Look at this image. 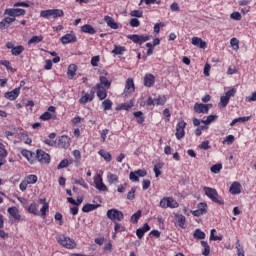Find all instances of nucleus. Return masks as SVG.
<instances>
[{
  "mask_svg": "<svg viewBox=\"0 0 256 256\" xmlns=\"http://www.w3.org/2000/svg\"><path fill=\"white\" fill-rule=\"evenodd\" d=\"M95 99V88H92L90 90V93H85L80 99L79 103L81 105H86V103H89V101H93Z\"/></svg>",
  "mask_w": 256,
  "mask_h": 256,
  "instance_id": "15",
  "label": "nucleus"
},
{
  "mask_svg": "<svg viewBox=\"0 0 256 256\" xmlns=\"http://www.w3.org/2000/svg\"><path fill=\"white\" fill-rule=\"evenodd\" d=\"M41 121H51V119H53V114H51V112H44L41 116H40Z\"/></svg>",
  "mask_w": 256,
  "mask_h": 256,
  "instance_id": "55",
  "label": "nucleus"
},
{
  "mask_svg": "<svg viewBox=\"0 0 256 256\" xmlns=\"http://www.w3.org/2000/svg\"><path fill=\"white\" fill-rule=\"evenodd\" d=\"M16 19L11 17H5L0 21V29L1 31L5 29H9L11 27V23H15Z\"/></svg>",
  "mask_w": 256,
  "mask_h": 256,
  "instance_id": "21",
  "label": "nucleus"
},
{
  "mask_svg": "<svg viewBox=\"0 0 256 256\" xmlns=\"http://www.w3.org/2000/svg\"><path fill=\"white\" fill-rule=\"evenodd\" d=\"M203 191L206 197L212 200L213 203H217V205H225V200H223V198L219 195V192H217V189L205 186L203 188Z\"/></svg>",
  "mask_w": 256,
  "mask_h": 256,
  "instance_id": "1",
  "label": "nucleus"
},
{
  "mask_svg": "<svg viewBox=\"0 0 256 256\" xmlns=\"http://www.w3.org/2000/svg\"><path fill=\"white\" fill-rule=\"evenodd\" d=\"M68 79H73L77 75V65L70 64L67 71Z\"/></svg>",
  "mask_w": 256,
  "mask_h": 256,
  "instance_id": "33",
  "label": "nucleus"
},
{
  "mask_svg": "<svg viewBox=\"0 0 256 256\" xmlns=\"http://www.w3.org/2000/svg\"><path fill=\"white\" fill-rule=\"evenodd\" d=\"M21 95V87L15 88L11 91H8L4 94L5 99H8V101H15L17 97Z\"/></svg>",
  "mask_w": 256,
  "mask_h": 256,
  "instance_id": "16",
  "label": "nucleus"
},
{
  "mask_svg": "<svg viewBox=\"0 0 256 256\" xmlns=\"http://www.w3.org/2000/svg\"><path fill=\"white\" fill-rule=\"evenodd\" d=\"M20 139L26 145H31V143L33 142V140H31V138L29 137V134H27V132H21L20 133Z\"/></svg>",
  "mask_w": 256,
  "mask_h": 256,
  "instance_id": "38",
  "label": "nucleus"
},
{
  "mask_svg": "<svg viewBox=\"0 0 256 256\" xmlns=\"http://www.w3.org/2000/svg\"><path fill=\"white\" fill-rule=\"evenodd\" d=\"M155 101L156 105H165L167 103V96H159Z\"/></svg>",
  "mask_w": 256,
  "mask_h": 256,
  "instance_id": "59",
  "label": "nucleus"
},
{
  "mask_svg": "<svg viewBox=\"0 0 256 256\" xmlns=\"http://www.w3.org/2000/svg\"><path fill=\"white\" fill-rule=\"evenodd\" d=\"M0 65H3L6 67L8 71H12L14 73L15 71L13 70V66H11V62L9 60H0Z\"/></svg>",
  "mask_w": 256,
  "mask_h": 256,
  "instance_id": "49",
  "label": "nucleus"
},
{
  "mask_svg": "<svg viewBox=\"0 0 256 256\" xmlns=\"http://www.w3.org/2000/svg\"><path fill=\"white\" fill-rule=\"evenodd\" d=\"M231 195H239L241 193V183L235 181L231 184L229 189Z\"/></svg>",
  "mask_w": 256,
  "mask_h": 256,
  "instance_id": "27",
  "label": "nucleus"
},
{
  "mask_svg": "<svg viewBox=\"0 0 256 256\" xmlns=\"http://www.w3.org/2000/svg\"><path fill=\"white\" fill-rule=\"evenodd\" d=\"M71 145V138L67 135H62L58 140V147L60 149H67Z\"/></svg>",
  "mask_w": 256,
  "mask_h": 256,
  "instance_id": "20",
  "label": "nucleus"
},
{
  "mask_svg": "<svg viewBox=\"0 0 256 256\" xmlns=\"http://www.w3.org/2000/svg\"><path fill=\"white\" fill-rule=\"evenodd\" d=\"M65 12L61 9H49V10H42L40 12V17L44 19H57L59 17H64Z\"/></svg>",
  "mask_w": 256,
  "mask_h": 256,
  "instance_id": "3",
  "label": "nucleus"
},
{
  "mask_svg": "<svg viewBox=\"0 0 256 256\" xmlns=\"http://www.w3.org/2000/svg\"><path fill=\"white\" fill-rule=\"evenodd\" d=\"M21 155L27 159L30 163H33V156L35 155L33 152L23 149L21 150Z\"/></svg>",
  "mask_w": 256,
  "mask_h": 256,
  "instance_id": "35",
  "label": "nucleus"
},
{
  "mask_svg": "<svg viewBox=\"0 0 256 256\" xmlns=\"http://www.w3.org/2000/svg\"><path fill=\"white\" fill-rule=\"evenodd\" d=\"M23 51H25V47H23V45H19L14 46L11 50V53L12 55H14V57H18V55H21V53H23Z\"/></svg>",
  "mask_w": 256,
  "mask_h": 256,
  "instance_id": "37",
  "label": "nucleus"
},
{
  "mask_svg": "<svg viewBox=\"0 0 256 256\" xmlns=\"http://www.w3.org/2000/svg\"><path fill=\"white\" fill-rule=\"evenodd\" d=\"M39 203L43 205L40 209L41 217H47V211H49V202H47V198H41Z\"/></svg>",
  "mask_w": 256,
  "mask_h": 256,
  "instance_id": "23",
  "label": "nucleus"
},
{
  "mask_svg": "<svg viewBox=\"0 0 256 256\" xmlns=\"http://www.w3.org/2000/svg\"><path fill=\"white\" fill-rule=\"evenodd\" d=\"M7 155H9V152L5 149V145L0 142V157H7Z\"/></svg>",
  "mask_w": 256,
  "mask_h": 256,
  "instance_id": "63",
  "label": "nucleus"
},
{
  "mask_svg": "<svg viewBox=\"0 0 256 256\" xmlns=\"http://www.w3.org/2000/svg\"><path fill=\"white\" fill-rule=\"evenodd\" d=\"M94 88H95L98 99L100 101H105V99H107V90L109 88H105L104 86L97 85V84L96 86H94Z\"/></svg>",
  "mask_w": 256,
  "mask_h": 256,
  "instance_id": "12",
  "label": "nucleus"
},
{
  "mask_svg": "<svg viewBox=\"0 0 256 256\" xmlns=\"http://www.w3.org/2000/svg\"><path fill=\"white\" fill-rule=\"evenodd\" d=\"M227 105H229V98L226 96H221L220 97V103L218 104V106L221 108L223 107H227Z\"/></svg>",
  "mask_w": 256,
  "mask_h": 256,
  "instance_id": "48",
  "label": "nucleus"
},
{
  "mask_svg": "<svg viewBox=\"0 0 256 256\" xmlns=\"http://www.w3.org/2000/svg\"><path fill=\"white\" fill-rule=\"evenodd\" d=\"M144 85L145 87H153V85H155V76L153 74L147 73L144 76Z\"/></svg>",
  "mask_w": 256,
  "mask_h": 256,
  "instance_id": "25",
  "label": "nucleus"
},
{
  "mask_svg": "<svg viewBox=\"0 0 256 256\" xmlns=\"http://www.w3.org/2000/svg\"><path fill=\"white\" fill-rule=\"evenodd\" d=\"M27 11L21 8H7L4 10V15H8L11 19H15V17H23Z\"/></svg>",
  "mask_w": 256,
  "mask_h": 256,
  "instance_id": "7",
  "label": "nucleus"
},
{
  "mask_svg": "<svg viewBox=\"0 0 256 256\" xmlns=\"http://www.w3.org/2000/svg\"><path fill=\"white\" fill-rule=\"evenodd\" d=\"M134 117H136L138 125H143V123H145V117H143V112H134Z\"/></svg>",
  "mask_w": 256,
  "mask_h": 256,
  "instance_id": "42",
  "label": "nucleus"
},
{
  "mask_svg": "<svg viewBox=\"0 0 256 256\" xmlns=\"http://www.w3.org/2000/svg\"><path fill=\"white\" fill-rule=\"evenodd\" d=\"M131 93H135V82L133 81V78H128L124 88V95L127 97L128 95H131Z\"/></svg>",
  "mask_w": 256,
  "mask_h": 256,
  "instance_id": "14",
  "label": "nucleus"
},
{
  "mask_svg": "<svg viewBox=\"0 0 256 256\" xmlns=\"http://www.w3.org/2000/svg\"><path fill=\"white\" fill-rule=\"evenodd\" d=\"M161 169H163L162 162H159L154 166L155 177H159V175H161Z\"/></svg>",
  "mask_w": 256,
  "mask_h": 256,
  "instance_id": "52",
  "label": "nucleus"
},
{
  "mask_svg": "<svg viewBox=\"0 0 256 256\" xmlns=\"http://www.w3.org/2000/svg\"><path fill=\"white\" fill-rule=\"evenodd\" d=\"M98 154L100 155V157L104 158V161H106V163H111L113 156H111V153L107 152L104 149H101L100 151H98Z\"/></svg>",
  "mask_w": 256,
  "mask_h": 256,
  "instance_id": "34",
  "label": "nucleus"
},
{
  "mask_svg": "<svg viewBox=\"0 0 256 256\" xmlns=\"http://www.w3.org/2000/svg\"><path fill=\"white\" fill-rule=\"evenodd\" d=\"M36 159L39 161V163L44 165H49V163H51V155L41 149L36 151Z\"/></svg>",
  "mask_w": 256,
  "mask_h": 256,
  "instance_id": "8",
  "label": "nucleus"
},
{
  "mask_svg": "<svg viewBox=\"0 0 256 256\" xmlns=\"http://www.w3.org/2000/svg\"><path fill=\"white\" fill-rule=\"evenodd\" d=\"M107 181L109 185H117V183H119V176L117 174L109 172L107 174Z\"/></svg>",
  "mask_w": 256,
  "mask_h": 256,
  "instance_id": "32",
  "label": "nucleus"
},
{
  "mask_svg": "<svg viewBox=\"0 0 256 256\" xmlns=\"http://www.w3.org/2000/svg\"><path fill=\"white\" fill-rule=\"evenodd\" d=\"M104 21H105L106 25L108 27H110V29H119V24H117V22H115V19H113V17L105 16Z\"/></svg>",
  "mask_w": 256,
  "mask_h": 256,
  "instance_id": "26",
  "label": "nucleus"
},
{
  "mask_svg": "<svg viewBox=\"0 0 256 256\" xmlns=\"http://www.w3.org/2000/svg\"><path fill=\"white\" fill-rule=\"evenodd\" d=\"M81 32L87 33L88 35H95V33H97V30H95L94 27L91 26V24H85L81 26Z\"/></svg>",
  "mask_w": 256,
  "mask_h": 256,
  "instance_id": "29",
  "label": "nucleus"
},
{
  "mask_svg": "<svg viewBox=\"0 0 256 256\" xmlns=\"http://www.w3.org/2000/svg\"><path fill=\"white\" fill-rule=\"evenodd\" d=\"M131 17H137L138 19H141L143 17V11L141 10H133L130 12Z\"/></svg>",
  "mask_w": 256,
  "mask_h": 256,
  "instance_id": "62",
  "label": "nucleus"
},
{
  "mask_svg": "<svg viewBox=\"0 0 256 256\" xmlns=\"http://www.w3.org/2000/svg\"><path fill=\"white\" fill-rule=\"evenodd\" d=\"M73 183H74V185H80L84 189H89V185H87V183L85 182V179H83V178H80L78 180L74 179Z\"/></svg>",
  "mask_w": 256,
  "mask_h": 256,
  "instance_id": "46",
  "label": "nucleus"
},
{
  "mask_svg": "<svg viewBox=\"0 0 256 256\" xmlns=\"http://www.w3.org/2000/svg\"><path fill=\"white\" fill-rule=\"evenodd\" d=\"M205 232L201 231V229H196L194 231V239H205Z\"/></svg>",
  "mask_w": 256,
  "mask_h": 256,
  "instance_id": "50",
  "label": "nucleus"
},
{
  "mask_svg": "<svg viewBox=\"0 0 256 256\" xmlns=\"http://www.w3.org/2000/svg\"><path fill=\"white\" fill-rule=\"evenodd\" d=\"M215 229L210 232V241H223V236H215Z\"/></svg>",
  "mask_w": 256,
  "mask_h": 256,
  "instance_id": "56",
  "label": "nucleus"
},
{
  "mask_svg": "<svg viewBox=\"0 0 256 256\" xmlns=\"http://www.w3.org/2000/svg\"><path fill=\"white\" fill-rule=\"evenodd\" d=\"M175 219H176V223H178L179 227H181V229H185L186 223H187V219L185 218V216L183 214H176L175 215Z\"/></svg>",
  "mask_w": 256,
  "mask_h": 256,
  "instance_id": "28",
  "label": "nucleus"
},
{
  "mask_svg": "<svg viewBox=\"0 0 256 256\" xmlns=\"http://www.w3.org/2000/svg\"><path fill=\"white\" fill-rule=\"evenodd\" d=\"M137 191V188L132 187L131 190L127 193V199L128 201H133L135 199V192Z\"/></svg>",
  "mask_w": 256,
  "mask_h": 256,
  "instance_id": "58",
  "label": "nucleus"
},
{
  "mask_svg": "<svg viewBox=\"0 0 256 256\" xmlns=\"http://www.w3.org/2000/svg\"><path fill=\"white\" fill-rule=\"evenodd\" d=\"M99 83L96 85H100V87H105L106 89H111V81L107 79L105 76L99 77Z\"/></svg>",
  "mask_w": 256,
  "mask_h": 256,
  "instance_id": "31",
  "label": "nucleus"
},
{
  "mask_svg": "<svg viewBox=\"0 0 256 256\" xmlns=\"http://www.w3.org/2000/svg\"><path fill=\"white\" fill-rule=\"evenodd\" d=\"M141 215H142L141 210H138L136 213H134V214L131 216L130 221H131L132 223H139V219H141Z\"/></svg>",
  "mask_w": 256,
  "mask_h": 256,
  "instance_id": "47",
  "label": "nucleus"
},
{
  "mask_svg": "<svg viewBox=\"0 0 256 256\" xmlns=\"http://www.w3.org/2000/svg\"><path fill=\"white\" fill-rule=\"evenodd\" d=\"M107 218L112 221L113 223L121 222L123 219H125V215L121 210H118L117 208L109 209L106 213Z\"/></svg>",
  "mask_w": 256,
  "mask_h": 256,
  "instance_id": "4",
  "label": "nucleus"
},
{
  "mask_svg": "<svg viewBox=\"0 0 256 256\" xmlns=\"http://www.w3.org/2000/svg\"><path fill=\"white\" fill-rule=\"evenodd\" d=\"M170 10L172 13H179L181 11V8L179 7V4L177 2H174L170 5Z\"/></svg>",
  "mask_w": 256,
  "mask_h": 256,
  "instance_id": "60",
  "label": "nucleus"
},
{
  "mask_svg": "<svg viewBox=\"0 0 256 256\" xmlns=\"http://www.w3.org/2000/svg\"><path fill=\"white\" fill-rule=\"evenodd\" d=\"M94 184L96 189H98V191H109V189L107 188V185H105V183H103V177L101 176V174H98L94 177Z\"/></svg>",
  "mask_w": 256,
  "mask_h": 256,
  "instance_id": "11",
  "label": "nucleus"
},
{
  "mask_svg": "<svg viewBox=\"0 0 256 256\" xmlns=\"http://www.w3.org/2000/svg\"><path fill=\"white\" fill-rule=\"evenodd\" d=\"M67 201H68V203H71V205L79 206V205H81V203H83V197L82 196L78 197L76 201H75V199H73V197H68Z\"/></svg>",
  "mask_w": 256,
  "mask_h": 256,
  "instance_id": "45",
  "label": "nucleus"
},
{
  "mask_svg": "<svg viewBox=\"0 0 256 256\" xmlns=\"http://www.w3.org/2000/svg\"><path fill=\"white\" fill-rule=\"evenodd\" d=\"M73 163V160L63 159L57 166V169H65Z\"/></svg>",
  "mask_w": 256,
  "mask_h": 256,
  "instance_id": "43",
  "label": "nucleus"
},
{
  "mask_svg": "<svg viewBox=\"0 0 256 256\" xmlns=\"http://www.w3.org/2000/svg\"><path fill=\"white\" fill-rule=\"evenodd\" d=\"M151 231V226H149V223H144L143 227L138 228L136 230V235L138 237V239H141L142 237H145V234Z\"/></svg>",
  "mask_w": 256,
  "mask_h": 256,
  "instance_id": "22",
  "label": "nucleus"
},
{
  "mask_svg": "<svg viewBox=\"0 0 256 256\" xmlns=\"http://www.w3.org/2000/svg\"><path fill=\"white\" fill-rule=\"evenodd\" d=\"M37 175H33V174H30L28 176H26L24 178V181L28 184V185H35V183H37Z\"/></svg>",
  "mask_w": 256,
  "mask_h": 256,
  "instance_id": "39",
  "label": "nucleus"
},
{
  "mask_svg": "<svg viewBox=\"0 0 256 256\" xmlns=\"http://www.w3.org/2000/svg\"><path fill=\"white\" fill-rule=\"evenodd\" d=\"M59 245L65 247V249H75L77 247V242L73 238L69 236H65V234H60L56 237Z\"/></svg>",
  "mask_w": 256,
  "mask_h": 256,
  "instance_id": "2",
  "label": "nucleus"
},
{
  "mask_svg": "<svg viewBox=\"0 0 256 256\" xmlns=\"http://www.w3.org/2000/svg\"><path fill=\"white\" fill-rule=\"evenodd\" d=\"M41 41H43V36H33L28 41V45H33V43H41Z\"/></svg>",
  "mask_w": 256,
  "mask_h": 256,
  "instance_id": "57",
  "label": "nucleus"
},
{
  "mask_svg": "<svg viewBox=\"0 0 256 256\" xmlns=\"http://www.w3.org/2000/svg\"><path fill=\"white\" fill-rule=\"evenodd\" d=\"M221 169H223V164H215L210 168L211 173H221Z\"/></svg>",
  "mask_w": 256,
  "mask_h": 256,
  "instance_id": "51",
  "label": "nucleus"
},
{
  "mask_svg": "<svg viewBox=\"0 0 256 256\" xmlns=\"http://www.w3.org/2000/svg\"><path fill=\"white\" fill-rule=\"evenodd\" d=\"M201 246L204 248L202 255L208 256L211 253V246H209V243H207V241L202 240Z\"/></svg>",
  "mask_w": 256,
  "mask_h": 256,
  "instance_id": "40",
  "label": "nucleus"
},
{
  "mask_svg": "<svg viewBox=\"0 0 256 256\" xmlns=\"http://www.w3.org/2000/svg\"><path fill=\"white\" fill-rule=\"evenodd\" d=\"M139 177H147V170L139 169L134 172H130L129 179L134 183H138Z\"/></svg>",
  "mask_w": 256,
  "mask_h": 256,
  "instance_id": "9",
  "label": "nucleus"
},
{
  "mask_svg": "<svg viewBox=\"0 0 256 256\" xmlns=\"http://www.w3.org/2000/svg\"><path fill=\"white\" fill-rule=\"evenodd\" d=\"M160 207H162V209H177V207H179V203L176 202L173 197H164L160 200Z\"/></svg>",
  "mask_w": 256,
  "mask_h": 256,
  "instance_id": "5",
  "label": "nucleus"
},
{
  "mask_svg": "<svg viewBox=\"0 0 256 256\" xmlns=\"http://www.w3.org/2000/svg\"><path fill=\"white\" fill-rule=\"evenodd\" d=\"M7 211L10 217H12V219H14L15 222L21 221V214L19 213L18 207H15V206L9 207Z\"/></svg>",
  "mask_w": 256,
  "mask_h": 256,
  "instance_id": "19",
  "label": "nucleus"
},
{
  "mask_svg": "<svg viewBox=\"0 0 256 256\" xmlns=\"http://www.w3.org/2000/svg\"><path fill=\"white\" fill-rule=\"evenodd\" d=\"M185 127H187V123L185 121H180L176 125V139L181 140L185 137Z\"/></svg>",
  "mask_w": 256,
  "mask_h": 256,
  "instance_id": "10",
  "label": "nucleus"
},
{
  "mask_svg": "<svg viewBox=\"0 0 256 256\" xmlns=\"http://www.w3.org/2000/svg\"><path fill=\"white\" fill-rule=\"evenodd\" d=\"M192 45L199 47V49H207V42L203 41V39L199 37L192 38Z\"/></svg>",
  "mask_w": 256,
  "mask_h": 256,
  "instance_id": "24",
  "label": "nucleus"
},
{
  "mask_svg": "<svg viewBox=\"0 0 256 256\" xmlns=\"http://www.w3.org/2000/svg\"><path fill=\"white\" fill-rule=\"evenodd\" d=\"M98 207L99 204H86L83 206L82 211L83 213H91V211H95Z\"/></svg>",
  "mask_w": 256,
  "mask_h": 256,
  "instance_id": "36",
  "label": "nucleus"
},
{
  "mask_svg": "<svg viewBox=\"0 0 256 256\" xmlns=\"http://www.w3.org/2000/svg\"><path fill=\"white\" fill-rule=\"evenodd\" d=\"M26 211H28V213H31V215L39 216V208L37 203L35 202H32L29 206H27Z\"/></svg>",
  "mask_w": 256,
  "mask_h": 256,
  "instance_id": "30",
  "label": "nucleus"
},
{
  "mask_svg": "<svg viewBox=\"0 0 256 256\" xmlns=\"http://www.w3.org/2000/svg\"><path fill=\"white\" fill-rule=\"evenodd\" d=\"M115 233H123L125 231V226L121 225L119 222H114Z\"/></svg>",
  "mask_w": 256,
  "mask_h": 256,
  "instance_id": "54",
  "label": "nucleus"
},
{
  "mask_svg": "<svg viewBox=\"0 0 256 256\" xmlns=\"http://www.w3.org/2000/svg\"><path fill=\"white\" fill-rule=\"evenodd\" d=\"M207 213V203L205 202H200L198 204V209L192 211V215L194 217H201V215H205Z\"/></svg>",
  "mask_w": 256,
  "mask_h": 256,
  "instance_id": "17",
  "label": "nucleus"
},
{
  "mask_svg": "<svg viewBox=\"0 0 256 256\" xmlns=\"http://www.w3.org/2000/svg\"><path fill=\"white\" fill-rule=\"evenodd\" d=\"M125 51H127V48H125V46H114V49L112 50V53L114 55H123V53H125Z\"/></svg>",
  "mask_w": 256,
  "mask_h": 256,
  "instance_id": "41",
  "label": "nucleus"
},
{
  "mask_svg": "<svg viewBox=\"0 0 256 256\" xmlns=\"http://www.w3.org/2000/svg\"><path fill=\"white\" fill-rule=\"evenodd\" d=\"M213 107V104H203V103H195L194 104V111L195 113H209V108Z\"/></svg>",
  "mask_w": 256,
  "mask_h": 256,
  "instance_id": "13",
  "label": "nucleus"
},
{
  "mask_svg": "<svg viewBox=\"0 0 256 256\" xmlns=\"http://www.w3.org/2000/svg\"><path fill=\"white\" fill-rule=\"evenodd\" d=\"M99 61H101V57L93 56L91 58V65H92V67H99Z\"/></svg>",
  "mask_w": 256,
  "mask_h": 256,
  "instance_id": "61",
  "label": "nucleus"
},
{
  "mask_svg": "<svg viewBox=\"0 0 256 256\" xmlns=\"http://www.w3.org/2000/svg\"><path fill=\"white\" fill-rule=\"evenodd\" d=\"M127 39L133 41L137 45H143V43H147V41L151 40V36L149 35H139V34H130L127 35Z\"/></svg>",
  "mask_w": 256,
  "mask_h": 256,
  "instance_id": "6",
  "label": "nucleus"
},
{
  "mask_svg": "<svg viewBox=\"0 0 256 256\" xmlns=\"http://www.w3.org/2000/svg\"><path fill=\"white\" fill-rule=\"evenodd\" d=\"M217 119V115H209L206 120H201L204 125H211Z\"/></svg>",
  "mask_w": 256,
  "mask_h": 256,
  "instance_id": "53",
  "label": "nucleus"
},
{
  "mask_svg": "<svg viewBox=\"0 0 256 256\" xmlns=\"http://www.w3.org/2000/svg\"><path fill=\"white\" fill-rule=\"evenodd\" d=\"M130 25H131L132 27H139V25H141V22H140L139 19H137V18H132V19L130 20Z\"/></svg>",
  "mask_w": 256,
  "mask_h": 256,
  "instance_id": "64",
  "label": "nucleus"
},
{
  "mask_svg": "<svg viewBox=\"0 0 256 256\" xmlns=\"http://www.w3.org/2000/svg\"><path fill=\"white\" fill-rule=\"evenodd\" d=\"M102 107L104 111H109L113 107V102L110 99H106L102 102Z\"/></svg>",
  "mask_w": 256,
  "mask_h": 256,
  "instance_id": "44",
  "label": "nucleus"
},
{
  "mask_svg": "<svg viewBox=\"0 0 256 256\" xmlns=\"http://www.w3.org/2000/svg\"><path fill=\"white\" fill-rule=\"evenodd\" d=\"M60 41L63 45H68V43H76L77 36L75 33L65 34L60 38Z\"/></svg>",
  "mask_w": 256,
  "mask_h": 256,
  "instance_id": "18",
  "label": "nucleus"
}]
</instances>
